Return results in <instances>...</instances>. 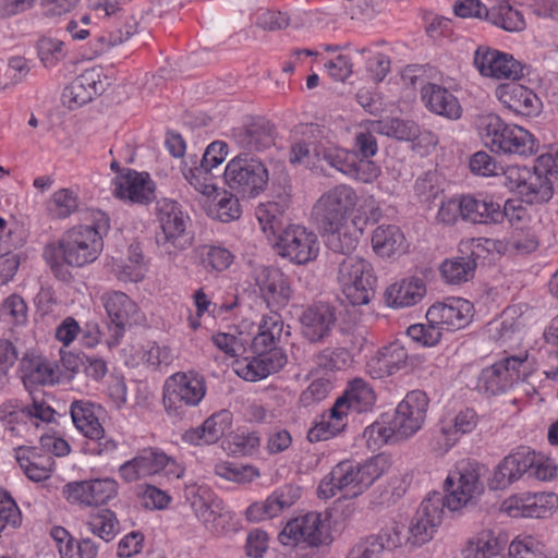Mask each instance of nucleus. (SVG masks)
Instances as JSON below:
<instances>
[{"label": "nucleus", "instance_id": "obj_28", "mask_svg": "<svg viewBox=\"0 0 558 558\" xmlns=\"http://www.w3.org/2000/svg\"><path fill=\"white\" fill-rule=\"evenodd\" d=\"M231 141L243 153L263 151L275 144V131L267 121H254L231 131Z\"/></svg>", "mask_w": 558, "mask_h": 558}, {"label": "nucleus", "instance_id": "obj_20", "mask_svg": "<svg viewBox=\"0 0 558 558\" xmlns=\"http://www.w3.org/2000/svg\"><path fill=\"white\" fill-rule=\"evenodd\" d=\"M325 527L320 513L310 512L289 521L279 533V542L284 546H295L300 542L308 546H318L323 543Z\"/></svg>", "mask_w": 558, "mask_h": 558}, {"label": "nucleus", "instance_id": "obj_22", "mask_svg": "<svg viewBox=\"0 0 558 558\" xmlns=\"http://www.w3.org/2000/svg\"><path fill=\"white\" fill-rule=\"evenodd\" d=\"M113 195L131 203L147 204L155 198V183L147 172L128 169L113 180Z\"/></svg>", "mask_w": 558, "mask_h": 558}, {"label": "nucleus", "instance_id": "obj_42", "mask_svg": "<svg viewBox=\"0 0 558 558\" xmlns=\"http://www.w3.org/2000/svg\"><path fill=\"white\" fill-rule=\"evenodd\" d=\"M404 235L397 226L381 225L377 227L372 236L374 251L383 257H391L404 251Z\"/></svg>", "mask_w": 558, "mask_h": 558}, {"label": "nucleus", "instance_id": "obj_13", "mask_svg": "<svg viewBox=\"0 0 558 558\" xmlns=\"http://www.w3.org/2000/svg\"><path fill=\"white\" fill-rule=\"evenodd\" d=\"M331 148H338V145L325 137L318 125H302L294 131L289 161L293 165L304 163L314 157L318 161L324 160L328 163L324 154L331 153Z\"/></svg>", "mask_w": 558, "mask_h": 558}, {"label": "nucleus", "instance_id": "obj_18", "mask_svg": "<svg viewBox=\"0 0 558 558\" xmlns=\"http://www.w3.org/2000/svg\"><path fill=\"white\" fill-rule=\"evenodd\" d=\"M63 494L73 504L88 507L100 506L117 496L118 483L108 477L74 482L65 485Z\"/></svg>", "mask_w": 558, "mask_h": 558}, {"label": "nucleus", "instance_id": "obj_24", "mask_svg": "<svg viewBox=\"0 0 558 558\" xmlns=\"http://www.w3.org/2000/svg\"><path fill=\"white\" fill-rule=\"evenodd\" d=\"M101 302L110 322L114 325L116 337L122 336L128 326L137 324L141 320V312L124 292L108 291L102 294Z\"/></svg>", "mask_w": 558, "mask_h": 558}, {"label": "nucleus", "instance_id": "obj_47", "mask_svg": "<svg viewBox=\"0 0 558 558\" xmlns=\"http://www.w3.org/2000/svg\"><path fill=\"white\" fill-rule=\"evenodd\" d=\"M31 454L33 456V451L23 447H20L16 451V460L25 475L33 482H41L49 478L53 463L52 458L46 457L37 461Z\"/></svg>", "mask_w": 558, "mask_h": 558}, {"label": "nucleus", "instance_id": "obj_9", "mask_svg": "<svg viewBox=\"0 0 558 558\" xmlns=\"http://www.w3.org/2000/svg\"><path fill=\"white\" fill-rule=\"evenodd\" d=\"M529 373L526 353L507 356L481 372L477 387L488 395H500L508 391L515 383L524 380Z\"/></svg>", "mask_w": 558, "mask_h": 558}, {"label": "nucleus", "instance_id": "obj_59", "mask_svg": "<svg viewBox=\"0 0 558 558\" xmlns=\"http://www.w3.org/2000/svg\"><path fill=\"white\" fill-rule=\"evenodd\" d=\"M508 462L511 473H514V478L518 481L523 474L529 473V470L534 465L535 451L530 448H519L517 451L504 458Z\"/></svg>", "mask_w": 558, "mask_h": 558}, {"label": "nucleus", "instance_id": "obj_29", "mask_svg": "<svg viewBox=\"0 0 558 558\" xmlns=\"http://www.w3.org/2000/svg\"><path fill=\"white\" fill-rule=\"evenodd\" d=\"M108 85V78L104 76L100 69H88L64 89L63 98L70 104L82 106L102 94Z\"/></svg>", "mask_w": 558, "mask_h": 558}, {"label": "nucleus", "instance_id": "obj_43", "mask_svg": "<svg viewBox=\"0 0 558 558\" xmlns=\"http://www.w3.org/2000/svg\"><path fill=\"white\" fill-rule=\"evenodd\" d=\"M182 174L189 184L202 195L211 197L217 192L211 171H208L201 165L197 166L196 156L191 155L183 162Z\"/></svg>", "mask_w": 558, "mask_h": 558}, {"label": "nucleus", "instance_id": "obj_58", "mask_svg": "<svg viewBox=\"0 0 558 558\" xmlns=\"http://www.w3.org/2000/svg\"><path fill=\"white\" fill-rule=\"evenodd\" d=\"M22 521L21 511L8 492L0 488V533L7 527H16Z\"/></svg>", "mask_w": 558, "mask_h": 558}, {"label": "nucleus", "instance_id": "obj_51", "mask_svg": "<svg viewBox=\"0 0 558 558\" xmlns=\"http://www.w3.org/2000/svg\"><path fill=\"white\" fill-rule=\"evenodd\" d=\"M86 526L94 535L105 542H110L119 531V521L114 512L102 509L89 515Z\"/></svg>", "mask_w": 558, "mask_h": 558}, {"label": "nucleus", "instance_id": "obj_56", "mask_svg": "<svg viewBox=\"0 0 558 558\" xmlns=\"http://www.w3.org/2000/svg\"><path fill=\"white\" fill-rule=\"evenodd\" d=\"M315 362L323 369L336 371L347 367L351 356L343 348H325L315 355Z\"/></svg>", "mask_w": 558, "mask_h": 558}, {"label": "nucleus", "instance_id": "obj_8", "mask_svg": "<svg viewBox=\"0 0 558 558\" xmlns=\"http://www.w3.org/2000/svg\"><path fill=\"white\" fill-rule=\"evenodd\" d=\"M205 395L206 383L203 376L179 372L166 379L162 403L168 414L179 415L183 405L195 407Z\"/></svg>", "mask_w": 558, "mask_h": 558}, {"label": "nucleus", "instance_id": "obj_7", "mask_svg": "<svg viewBox=\"0 0 558 558\" xmlns=\"http://www.w3.org/2000/svg\"><path fill=\"white\" fill-rule=\"evenodd\" d=\"M484 472L485 468L475 461H460L445 481L448 492L447 496H444L445 506L450 511H456L480 496L484 490L481 481Z\"/></svg>", "mask_w": 558, "mask_h": 558}, {"label": "nucleus", "instance_id": "obj_16", "mask_svg": "<svg viewBox=\"0 0 558 558\" xmlns=\"http://www.w3.org/2000/svg\"><path fill=\"white\" fill-rule=\"evenodd\" d=\"M550 160V156H541L530 170L521 191L523 202L531 205L542 204L553 197L555 184L558 182V170L549 165Z\"/></svg>", "mask_w": 558, "mask_h": 558}, {"label": "nucleus", "instance_id": "obj_44", "mask_svg": "<svg viewBox=\"0 0 558 558\" xmlns=\"http://www.w3.org/2000/svg\"><path fill=\"white\" fill-rule=\"evenodd\" d=\"M485 20L507 32H521L525 28V21L521 12L505 1H500L485 11Z\"/></svg>", "mask_w": 558, "mask_h": 558}, {"label": "nucleus", "instance_id": "obj_27", "mask_svg": "<svg viewBox=\"0 0 558 558\" xmlns=\"http://www.w3.org/2000/svg\"><path fill=\"white\" fill-rule=\"evenodd\" d=\"M287 363L281 349L257 354L252 360L236 361L235 373L245 380L257 381L279 372Z\"/></svg>", "mask_w": 558, "mask_h": 558}, {"label": "nucleus", "instance_id": "obj_30", "mask_svg": "<svg viewBox=\"0 0 558 558\" xmlns=\"http://www.w3.org/2000/svg\"><path fill=\"white\" fill-rule=\"evenodd\" d=\"M300 488L286 485L276 489L263 502H254L246 509V518L250 521H262L279 515L289 509L300 498Z\"/></svg>", "mask_w": 558, "mask_h": 558}, {"label": "nucleus", "instance_id": "obj_3", "mask_svg": "<svg viewBox=\"0 0 558 558\" xmlns=\"http://www.w3.org/2000/svg\"><path fill=\"white\" fill-rule=\"evenodd\" d=\"M223 177L230 192L243 199L257 197L266 191L269 182L267 166L250 153H240L230 159Z\"/></svg>", "mask_w": 558, "mask_h": 558}, {"label": "nucleus", "instance_id": "obj_15", "mask_svg": "<svg viewBox=\"0 0 558 558\" xmlns=\"http://www.w3.org/2000/svg\"><path fill=\"white\" fill-rule=\"evenodd\" d=\"M254 280L270 313H278L288 305L292 289L288 277L280 269L258 267L254 271Z\"/></svg>", "mask_w": 558, "mask_h": 558}, {"label": "nucleus", "instance_id": "obj_25", "mask_svg": "<svg viewBox=\"0 0 558 558\" xmlns=\"http://www.w3.org/2000/svg\"><path fill=\"white\" fill-rule=\"evenodd\" d=\"M496 98L510 111L523 117H535L542 110V101L530 88L514 83L500 84Z\"/></svg>", "mask_w": 558, "mask_h": 558}, {"label": "nucleus", "instance_id": "obj_40", "mask_svg": "<svg viewBox=\"0 0 558 558\" xmlns=\"http://www.w3.org/2000/svg\"><path fill=\"white\" fill-rule=\"evenodd\" d=\"M337 400H342V410L348 414L349 410L357 413L372 409L376 397L373 388L362 378H354L344 395Z\"/></svg>", "mask_w": 558, "mask_h": 558}, {"label": "nucleus", "instance_id": "obj_61", "mask_svg": "<svg viewBox=\"0 0 558 558\" xmlns=\"http://www.w3.org/2000/svg\"><path fill=\"white\" fill-rule=\"evenodd\" d=\"M527 512L525 518H544L557 506L558 498L555 494H531L526 496Z\"/></svg>", "mask_w": 558, "mask_h": 558}, {"label": "nucleus", "instance_id": "obj_50", "mask_svg": "<svg viewBox=\"0 0 558 558\" xmlns=\"http://www.w3.org/2000/svg\"><path fill=\"white\" fill-rule=\"evenodd\" d=\"M256 218L260 229L268 236H274L275 241L279 233L286 228L283 227V211L277 203L268 202L260 204L256 208Z\"/></svg>", "mask_w": 558, "mask_h": 558}, {"label": "nucleus", "instance_id": "obj_54", "mask_svg": "<svg viewBox=\"0 0 558 558\" xmlns=\"http://www.w3.org/2000/svg\"><path fill=\"white\" fill-rule=\"evenodd\" d=\"M327 235V245L333 252L349 256L356 247L359 239L355 232H351L348 223L337 230H322Z\"/></svg>", "mask_w": 558, "mask_h": 558}, {"label": "nucleus", "instance_id": "obj_39", "mask_svg": "<svg viewBox=\"0 0 558 558\" xmlns=\"http://www.w3.org/2000/svg\"><path fill=\"white\" fill-rule=\"evenodd\" d=\"M342 400H337L328 414L322 415L307 432V439L311 442L327 440L341 433L347 426V413L342 410Z\"/></svg>", "mask_w": 558, "mask_h": 558}, {"label": "nucleus", "instance_id": "obj_31", "mask_svg": "<svg viewBox=\"0 0 558 558\" xmlns=\"http://www.w3.org/2000/svg\"><path fill=\"white\" fill-rule=\"evenodd\" d=\"M58 365L41 355L26 352L20 360L19 372L26 388L53 385L58 381Z\"/></svg>", "mask_w": 558, "mask_h": 558}, {"label": "nucleus", "instance_id": "obj_37", "mask_svg": "<svg viewBox=\"0 0 558 558\" xmlns=\"http://www.w3.org/2000/svg\"><path fill=\"white\" fill-rule=\"evenodd\" d=\"M101 412V407L87 400L73 401L70 407L74 426L87 438L98 437L102 432L99 422Z\"/></svg>", "mask_w": 558, "mask_h": 558}, {"label": "nucleus", "instance_id": "obj_36", "mask_svg": "<svg viewBox=\"0 0 558 558\" xmlns=\"http://www.w3.org/2000/svg\"><path fill=\"white\" fill-rule=\"evenodd\" d=\"M185 498L204 527L213 523V517L222 504V500L217 498L207 486L196 484L186 487Z\"/></svg>", "mask_w": 558, "mask_h": 558}, {"label": "nucleus", "instance_id": "obj_26", "mask_svg": "<svg viewBox=\"0 0 558 558\" xmlns=\"http://www.w3.org/2000/svg\"><path fill=\"white\" fill-rule=\"evenodd\" d=\"M167 461V454L162 450L145 448L120 465L119 475L125 483H133L160 473Z\"/></svg>", "mask_w": 558, "mask_h": 558}, {"label": "nucleus", "instance_id": "obj_17", "mask_svg": "<svg viewBox=\"0 0 558 558\" xmlns=\"http://www.w3.org/2000/svg\"><path fill=\"white\" fill-rule=\"evenodd\" d=\"M301 335L310 343L326 341L337 324L336 308L327 303L308 305L300 316Z\"/></svg>", "mask_w": 558, "mask_h": 558}, {"label": "nucleus", "instance_id": "obj_6", "mask_svg": "<svg viewBox=\"0 0 558 558\" xmlns=\"http://www.w3.org/2000/svg\"><path fill=\"white\" fill-rule=\"evenodd\" d=\"M338 282L352 305L367 304L374 296L376 278L372 265L360 256L342 258L338 267Z\"/></svg>", "mask_w": 558, "mask_h": 558}, {"label": "nucleus", "instance_id": "obj_32", "mask_svg": "<svg viewBox=\"0 0 558 558\" xmlns=\"http://www.w3.org/2000/svg\"><path fill=\"white\" fill-rule=\"evenodd\" d=\"M408 352L399 342L381 348L366 363V372L375 379L392 376L405 367Z\"/></svg>", "mask_w": 558, "mask_h": 558}, {"label": "nucleus", "instance_id": "obj_41", "mask_svg": "<svg viewBox=\"0 0 558 558\" xmlns=\"http://www.w3.org/2000/svg\"><path fill=\"white\" fill-rule=\"evenodd\" d=\"M283 331V322L278 313L264 316L257 335L252 340V348L256 354L278 349L277 340Z\"/></svg>", "mask_w": 558, "mask_h": 558}, {"label": "nucleus", "instance_id": "obj_55", "mask_svg": "<svg viewBox=\"0 0 558 558\" xmlns=\"http://www.w3.org/2000/svg\"><path fill=\"white\" fill-rule=\"evenodd\" d=\"M37 53L45 68H53L65 57L64 44L57 38L41 37L37 41Z\"/></svg>", "mask_w": 558, "mask_h": 558}, {"label": "nucleus", "instance_id": "obj_53", "mask_svg": "<svg viewBox=\"0 0 558 558\" xmlns=\"http://www.w3.org/2000/svg\"><path fill=\"white\" fill-rule=\"evenodd\" d=\"M47 208L56 218H68L78 208V198L71 190L61 189L52 194Z\"/></svg>", "mask_w": 558, "mask_h": 558}, {"label": "nucleus", "instance_id": "obj_23", "mask_svg": "<svg viewBox=\"0 0 558 558\" xmlns=\"http://www.w3.org/2000/svg\"><path fill=\"white\" fill-rule=\"evenodd\" d=\"M472 317V304L463 299H449L432 305L426 320L438 324L442 330H457L465 327Z\"/></svg>", "mask_w": 558, "mask_h": 558}, {"label": "nucleus", "instance_id": "obj_62", "mask_svg": "<svg viewBox=\"0 0 558 558\" xmlns=\"http://www.w3.org/2000/svg\"><path fill=\"white\" fill-rule=\"evenodd\" d=\"M143 359L148 367L157 371L168 367L174 361L175 355L169 347L153 343L145 350Z\"/></svg>", "mask_w": 558, "mask_h": 558}, {"label": "nucleus", "instance_id": "obj_4", "mask_svg": "<svg viewBox=\"0 0 558 558\" xmlns=\"http://www.w3.org/2000/svg\"><path fill=\"white\" fill-rule=\"evenodd\" d=\"M480 130L485 146L494 153L531 156L537 151V142L527 130L505 124L496 114L482 117Z\"/></svg>", "mask_w": 558, "mask_h": 558}, {"label": "nucleus", "instance_id": "obj_35", "mask_svg": "<svg viewBox=\"0 0 558 558\" xmlns=\"http://www.w3.org/2000/svg\"><path fill=\"white\" fill-rule=\"evenodd\" d=\"M462 219L472 223H500L501 206L490 197L462 196Z\"/></svg>", "mask_w": 558, "mask_h": 558}, {"label": "nucleus", "instance_id": "obj_34", "mask_svg": "<svg viewBox=\"0 0 558 558\" xmlns=\"http://www.w3.org/2000/svg\"><path fill=\"white\" fill-rule=\"evenodd\" d=\"M421 97L425 107L438 116L457 120L461 117L462 108L457 97L435 83H427L421 88Z\"/></svg>", "mask_w": 558, "mask_h": 558}, {"label": "nucleus", "instance_id": "obj_10", "mask_svg": "<svg viewBox=\"0 0 558 558\" xmlns=\"http://www.w3.org/2000/svg\"><path fill=\"white\" fill-rule=\"evenodd\" d=\"M278 254L296 265H305L318 256L319 242L315 232L300 225L287 226L275 241Z\"/></svg>", "mask_w": 558, "mask_h": 558}, {"label": "nucleus", "instance_id": "obj_11", "mask_svg": "<svg viewBox=\"0 0 558 558\" xmlns=\"http://www.w3.org/2000/svg\"><path fill=\"white\" fill-rule=\"evenodd\" d=\"M102 246L100 236L83 226L68 230L59 241V250L64 263L73 267H83L95 262Z\"/></svg>", "mask_w": 558, "mask_h": 558}, {"label": "nucleus", "instance_id": "obj_19", "mask_svg": "<svg viewBox=\"0 0 558 558\" xmlns=\"http://www.w3.org/2000/svg\"><path fill=\"white\" fill-rule=\"evenodd\" d=\"M474 64L484 76L497 80H520L525 75L527 66L521 64L512 56L497 50L477 49Z\"/></svg>", "mask_w": 558, "mask_h": 558}, {"label": "nucleus", "instance_id": "obj_60", "mask_svg": "<svg viewBox=\"0 0 558 558\" xmlns=\"http://www.w3.org/2000/svg\"><path fill=\"white\" fill-rule=\"evenodd\" d=\"M530 168L527 167H519V166H508L504 168L501 166V170L497 173V178H499V183L508 187L510 191H515L521 196V191L523 190V184L526 181V178L530 173Z\"/></svg>", "mask_w": 558, "mask_h": 558}, {"label": "nucleus", "instance_id": "obj_1", "mask_svg": "<svg viewBox=\"0 0 558 558\" xmlns=\"http://www.w3.org/2000/svg\"><path fill=\"white\" fill-rule=\"evenodd\" d=\"M386 469L387 460L383 456L373 457L362 463L341 461L320 482L318 494L327 499L339 492L343 498H355L368 489L386 472Z\"/></svg>", "mask_w": 558, "mask_h": 558}, {"label": "nucleus", "instance_id": "obj_49", "mask_svg": "<svg viewBox=\"0 0 558 558\" xmlns=\"http://www.w3.org/2000/svg\"><path fill=\"white\" fill-rule=\"evenodd\" d=\"M502 548V542L492 531L480 532L468 542L464 549L465 558H492Z\"/></svg>", "mask_w": 558, "mask_h": 558}, {"label": "nucleus", "instance_id": "obj_33", "mask_svg": "<svg viewBox=\"0 0 558 558\" xmlns=\"http://www.w3.org/2000/svg\"><path fill=\"white\" fill-rule=\"evenodd\" d=\"M231 424V412L221 410L206 418L201 426L186 430L183 439L194 446L215 444L230 430Z\"/></svg>", "mask_w": 558, "mask_h": 558}, {"label": "nucleus", "instance_id": "obj_64", "mask_svg": "<svg viewBox=\"0 0 558 558\" xmlns=\"http://www.w3.org/2000/svg\"><path fill=\"white\" fill-rule=\"evenodd\" d=\"M384 548L381 537L371 536L355 544L345 558H380Z\"/></svg>", "mask_w": 558, "mask_h": 558}, {"label": "nucleus", "instance_id": "obj_45", "mask_svg": "<svg viewBox=\"0 0 558 558\" xmlns=\"http://www.w3.org/2000/svg\"><path fill=\"white\" fill-rule=\"evenodd\" d=\"M478 417L473 409H464L460 411L453 418L452 424L441 427L445 450L451 448L461 435L471 433L477 425Z\"/></svg>", "mask_w": 558, "mask_h": 558}, {"label": "nucleus", "instance_id": "obj_52", "mask_svg": "<svg viewBox=\"0 0 558 558\" xmlns=\"http://www.w3.org/2000/svg\"><path fill=\"white\" fill-rule=\"evenodd\" d=\"M112 272L119 281L138 282L145 277L146 266L141 253L133 252L126 260L113 264Z\"/></svg>", "mask_w": 558, "mask_h": 558}, {"label": "nucleus", "instance_id": "obj_14", "mask_svg": "<svg viewBox=\"0 0 558 558\" xmlns=\"http://www.w3.org/2000/svg\"><path fill=\"white\" fill-rule=\"evenodd\" d=\"M445 498L441 493L433 492L421 502L409 527L408 541L421 546L430 541L436 527L442 520Z\"/></svg>", "mask_w": 558, "mask_h": 558}, {"label": "nucleus", "instance_id": "obj_57", "mask_svg": "<svg viewBox=\"0 0 558 558\" xmlns=\"http://www.w3.org/2000/svg\"><path fill=\"white\" fill-rule=\"evenodd\" d=\"M408 336L415 342L425 347L436 345L442 336V329L438 324H415L411 325L407 331Z\"/></svg>", "mask_w": 558, "mask_h": 558}, {"label": "nucleus", "instance_id": "obj_5", "mask_svg": "<svg viewBox=\"0 0 558 558\" xmlns=\"http://www.w3.org/2000/svg\"><path fill=\"white\" fill-rule=\"evenodd\" d=\"M359 204L356 191L349 184H337L315 202L312 218L320 230H337L348 223Z\"/></svg>", "mask_w": 558, "mask_h": 558}, {"label": "nucleus", "instance_id": "obj_46", "mask_svg": "<svg viewBox=\"0 0 558 558\" xmlns=\"http://www.w3.org/2000/svg\"><path fill=\"white\" fill-rule=\"evenodd\" d=\"M372 129L378 134L395 137L399 141L414 142L420 135V126L411 120L391 118L384 121L372 122Z\"/></svg>", "mask_w": 558, "mask_h": 558}, {"label": "nucleus", "instance_id": "obj_12", "mask_svg": "<svg viewBox=\"0 0 558 558\" xmlns=\"http://www.w3.org/2000/svg\"><path fill=\"white\" fill-rule=\"evenodd\" d=\"M157 217L160 232L156 235L159 246L170 252L171 248L184 250L189 245L185 236L187 217L181 206L172 199H161L157 203Z\"/></svg>", "mask_w": 558, "mask_h": 558}, {"label": "nucleus", "instance_id": "obj_2", "mask_svg": "<svg viewBox=\"0 0 558 558\" xmlns=\"http://www.w3.org/2000/svg\"><path fill=\"white\" fill-rule=\"evenodd\" d=\"M427 408L426 393L413 390L398 404L391 418L373 423L366 428L365 434L375 442L385 444L409 438L421 429Z\"/></svg>", "mask_w": 558, "mask_h": 558}, {"label": "nucleus", "instance_id": "obj_21", "mask_svg": "<svg viewBox=\"0 0 558 558\" xmlns=\"http://www.w3.org/2000/svg\"><path fill=\"white\" fill-rule=\"evenodd\" d=\"M324 155L328 159L329 167L351 179L371 183L380 174V168L374 161L368 160V158L359 159L355 153L339 146L338 148H331V153Z\"/></svg>", "mask_w": 558, "mask_h": 558}, {"label": "nucleus", "instance_id": "obj_63", "mask_svg": "<svg viewBox=\"0 0 558 558\" xmlns=\"http://www.w3.org/2000/svg\"><path fill=\"white\" fill-rule=\"evenodd\" d=\"M239 197L234 193L228 194L225 192L216 204L215 217L222 222H230L240 218L241 208L239 204Z\"/></svg>", "mask_w": 558, "mask_h": 558}, {"label": "nucleus", "instance_id": "obj_48", "mask_svg": "<svg viewBox=\"0 0 558 558\" xmlns=\"http://www.w3.org/2000/svg\"><path fill=\"white\" fill-rule=\"evenodd\" d=\"M475 268L474 258L457 257L445 260L440 266V272L447 283L460 284L473 278Z\"/></svg>", "mask_w": 558, "mask_h": 558}, {"label": "nucleus", "instance_id": "obj_38", "mask_svg": "<svg viewBox=\"0 0 558 558\" xmlns=\"http://www.w3.org/2000/svg\"><path fill=\"white\" fill-rule=\"evenodd\" d=\"M426 293L422 279L411 277L391 284L386 290V300L390 306L407 307L418 303Z\"/></svg>", "mask_w": 558, "mask_h": 558}]
</instances>
